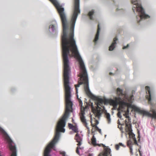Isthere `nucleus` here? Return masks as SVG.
Masks as SVG:
<instances>
[{"label":"nucleus","mask_w":156,"mask_h":156,"mask_svg":"<svg viewBox=\"0 0 156 156\" xmlns=\"http://www.w3.org/2000/svg\"><path fill=\"white\" fill-rule=\"evenodd\" d=\"M74 36H69L67 37L66 42L63 43V39L61 40L62 56L64 64L63 79L65 91L66 111L64 114L57 122L55 129V136L54 139L46 146H55V144L59 140L61 135L60 132H65V127L66 120L69 117L71 109H73V102L71 100V88L69 86V74L71 73V68L69 65L68 57L70 56V51L73 52V48L74 49L75 52L77 55L80 63V67L82 71L80 79H83V80L79 81L78 84L75 85L77 97L78 99V88L80 85L84 83V90L87 95L92 98H95L96 96L90 91L89 87L88 74L83 60L78 51L76 40L74 38Z\"/></svg>","instance_id":"obj_1"},{"label":"nucleus","mask_w":156,"mask_h":156,"mask_svg":"<svg viewBox=\"0 0 156 156\" xmlns=\"http://www.w3.org/2000/svg\"><path fill=\"white\" fill-rule=\"evenodd\" d=\"M49 0L56 7L59 15L63 27V34L62 36L61 40L63 39V42L64 43V42H66L67 37L69 36L71 32H72V31L71 30V29H72V28L73 27V21H72V19L74 13H75L78 15L80 13V0H74V11L71 20V22L72 23L71 27L70 28V32L69 34H68L69 30L68 23L67 19V16L65 12L64 8L62 7V6L60 5L57 0Z\"/></svg>","instance_id":"obj_2"},{"label":"nucleus","mask_w":156,"mask_h":156,"mask_svg":"<svg viewBox=\"0 0 156 156\" xmlns=\"http://www.w3.org/2000/svg\"><path fill=\"white\" fill-rule=\"evenodd\" d=\"M58 34V26L55 20L51 21L50 24L48 28V32L47 34L50 37H56Z\"/></svg>","instance_id":"obj_3"},{"label":"nucleus","mask_w":156,"mask_h":156,"mask_svg":"<svg viewBox=\"0 0 156 156\" xmlns=\"http://www.w3.org/2000/svg\"><path fill=\"white\" fill-rule=\"evenodd\" d=\"M133 109L135 112H138L139 113L142 114L144 115L148 116L149 117H151L152 119H156V111L154 109L151 110L152 114H151L147 111L144 110H141L139 108L134 106Z\"/></svg>","instance_id":"obj_4"},{"label":"nucleus","mask_w":156,"mask_h":156,"mask_svg":"<svg viewBox=\"0 0 156 156\" xmlns=\"http://www.w3.org/2000/svg\"><path fill=\"white\" fill-rule=\"evenodd\" d=\"M0 131L3 134L5 138L9 145V146H16V145L13 142L9 135L4 129L1 127H0Z\"/></svg>","instance_id":"obj_5"},{"label":"nucleus","mask_w":156,"mask_h":156,"mask_svg":"<svg viewBox=\"0 0 156 156\" xmlns=\"http://www.w3.org/2000/svg\"><path fill=\"white\" fill-rule=\"evenodd\" d=\"M116 92L118 96L117 97L115 98L116 100L119 101H123V103H125V101H123L124 98L126 97V96L123 94V90L118 87L117 88Z\"/></svg>","instance_id":"obj_6"},{"label":"nucleus","mask_w":156,"mask_h":156,"mask_svg":"<svg viewBox=\"0 0 156 156\" xmlns=\"http://www.w3.org/2000/svg\"><path fill=\"white\" fill-rule=\"evenodd\" d=\"M125 123H126V127L128 129V131L130 133H131V134H133V140L134 143L136 145H138V144L137 143V141L136 140L135 137V135L134 134V133L133 132V130L132 128V124L131 123H130L129 124H128L127 123V121L126 120H125Z\"/></svg>","instance_id":"obj_7"},{"label":"nucleus","mask_w":156,"mask_h":156,"mask_svg":"<svg viewBox=\"0 0 156 156\" xmlns=\"http://www.w3.org/2000/svg\"><path fill=\"white\" fill-rule=\"evenodd\" d=\"M129 151L131 155L135 154H137L138 151L139 152L140 156H142V151L141 150V147L137 149L136 147H129Z\"/></svg>","instance_id":"obj_8"},{"label":"nucleus","mask_w":156,"mask_h":156,"mask_svg":"<svg viewBox=\"0 0 156 156\" xmlns=\"http://www.w3.org/2000/svg\"><path fill=\"white\" fill-rule=\"evenodd\" d=\"M103 152L100 153L98 156H112L111 154V149L108 147H104Z\"/></svg>","instance_id":"obj_9"},{"label":"nucleus","mask_w":156,"mask_h":156,"mask_svg":"<svg viewBox=\"0 0 156 156\" xmlns=\"http://www.w3.org/2000/svg\"><path fill=\"white\" fill-rule=\"evenodd\" d=\"M118 39L116 37L114 38L113 42L109 47V50L112 51L115 48L117 44L116 41Z\"/></svg>","instance_id":"obj_10"},{"label":"nucleus","mask_w":156,"mask_h":156,"mask_svg":"<svg viewBox=\"0 0 156 156\" xmlns=\"http://www.w3.org/2000/svg\"><path fill=\"white\" fill-rule=\"evenodd\" d=\"M94 134H93V136L91 140L92 141V144H93V145L94 146H96V145H97L98 146H101V144L102 145V146H106L104 144H97L96 143V138L95 137V136L94 135Z\"/></svg>","instance_id":"obj_11"},{"label":"nucleus","mask_w":156,"mask_h":156,"mask_svg":"<svg viewBox=\"0 0 156 156\" xmlns=\"http://www.w3.org/2000/svg\"><path fill=\"white\" fill-rule=\"evenodd\" d=\"M100 30V29L99 27V24H98V29L97 30V31L96 34L95 38L94 40V42L95 44H97V41L99 39V35Z\"/></svg>","instance_id":"obj_12"},{"label":"nucleus","mask_w":156,"mask_h":156,"mask_svg":"<svg viewBox=\"0 0 156 156\" xmlns=\"http://www.w3.org/2000/svg\"><path fill=\"white\" fill-rule=\"evenodd\" d=\"M76 141L78 143L77 145L78 146H80L81 145V141H82V139L81 137L79 136V134L77 133L76 135Z\"/></svg>","instance_id":"obj_13"},{"label":"nucleus","mask_w":156,"mask_h":156,"mask_svg":"<svg viewBox=\"0 0 156 156\" xmlns=\"http://www.w3.org/2000/svg\"><path fill=\"white\" fill-rule=\"evenodd\" d=\"M145 89L146 90V93L150 95V98L148 99V101L149 103L151 104V94L150 90V87L148 86L145 87Z\"/></svg>","instance_id":"obj_14"},{"label":"nucleus","mask_w":156,"mask_h":156,"mask_svg":"<svg viewBox=\"0 0 156 156\" xmlns=\"http://www.w3.org/2000/svg\"><path fill=\"white\" fill-rule=\"evenodd\" d=\"M84 148L83 147H77L76 152L78 154L80 155V154H82Z\"/></svg>","instance_id":"obj_15"},{"label":"nucleus","mask_w":156,"mask_h":156,"mask_svg":"<svg viewBox=\"0 0 156 156\" xmlns=\"http://www.w3.org/2000/svg\"><path fill=\"white\" fill-rule=\"evenodd\" d=\"M94 11L93 9L89 12L88 16L90 20H93L94 19Z\"/></svg>","instance_id":"obj_16"},{"label":"nucleus","mask_w":156,"mask_h":156,"mask_svg":"<svg viewBox=\"0 0 156 156\" xmlns=\"http://www.w3.org/2000/svg\"><path fill=\"white\" fill-rule=\"evenodd\" d=\"M84 111L82 113V115L81 116V119L82 122L83 123L87 124L86 120L85 119V117L84 116V114H85Z\"/></svg>","instance_id":"obj_17"},{"label":"nucleus","mask_w":156,"mask_h":156,"mask_svg":"<svg viewBox=\"0 0 156 156\" xmlns=\"http://www.w3.org/2000/svg\"><path fill=\"white\" fill-rule=\"evenodd\" d=\"M94 114L95 115L96 117H98L99 119H100L102 115L101 110H100L97 109L96 112H94Z\"/></svg>","instance_id":"obj_18"},{"label":"nucleus","mask_w":156,"mask_h":156,"mask_svg":"<svg viewBox=\"0 0 156 156\" xmlns=\"http://www.w3.org/2000/svg\"><path fill=\"white\" fill-rule=\"evenodd\" d=\"M105 116L108 122V123L110 124L111 122V118L110 114L107 112L105 113Z\"/></svg>","instance_id":"obj_19"},{"label":"nucleus","mask_w":156,"mask_h":156,"mask_svg":"<svg viewBox=\"0 0 156 156\" xmlns=\"http://www.w3.org/2000/svg\"><path fill=\"white\" fill-rule=\"evenodd\" d=\"M68 126L70 129H72L73 131H76V130L75 129H74V126L72 124L70 123H69Z\"/></svg>","instance_id":"obj_20"},{"label":"nucleus","mask_w":156,"mask_h":156,"mask_svg":"<svg viewBox=\"0 0 156 156\" xmlns=\"http://www.w3.org/2000/svg\"><path fill=\"white\" fill-rule=\"evenodd\" d=\"M74 124H75V125L74 126V129H75L76 130V131H74V132L75 133H78V127H77V124L75 122H74Z\"/></svg>","instance_id":"obj_21"},{"label":"nucleus","mask_w":156,"mask_h":156,"mask_svg":"<svg viewBox=\"0 0 156 156\" xmlns=\"http://www.w3.org/2000/svg\"><path fill=\"white\" fill-rule=\"evenodd\" d=\"M133 142L132 141L130 140H128L127 142V146H131Z\"/></svg>","instance_id":"obj_22"},{"label":"nucleus","mask_w":156,"mask_h":156,"mask_svg":"<svg viewBox=\"0 0 156 156\" xmlns=\"http://www.w3.org/2000/svg\"><path fill=\"white\" fill-rule=\"evenodd\" d=\"M95 127L96 129V130L98 131L99 132V133L101 135H102L101 129H99L98 126L97 125L95 126Z\"/></svg>","instance_id":"obj_23"},{"label":"nucleus","mask_w":156,"mask_h":156,"mask_svg":"<svg viewBox=\"0 0 156 156\" xmlns=\"http://www.w3.org/2000/svg\"><path fill=\"white\" fill-rule=\"evenodd\" d=\"M78 101L79 103V105L82 108L83 106V102L81 100L80 98H78Z\"/></svg>","instance_id":"obj_24"},{"label":"nucleus","mask_w":156,"mask_h":156,"mask_svg":"<svg viewBox=\"0 0 156 156\" xmlns=\"http://www.w3.org/2000/svg\"><path fill=\"white\" fill-rule=\"evenodd\" d=\"M117 116L118 117L120 118L121 120H123V119L122 118V116L121 115V112L120 111H119L118 113H117Z\"/></svg>","instance_id":"obj_25"},{"label":"nucleus","mask_w":156,"mask_h":156,"mask_svg":"<svg viewBox=\"0 0 156 156\" xmlns=\"http://www.w3.org/2000/svg\"><path fill=\"white\" fill-rule=\"evenodd\" d=\"M117 10L118 11H119L121 13H123L124 11V10L123 9L119 8V7L117 8Z\"/></svg>","instance_id":"obj_26"},{"label":"nucleus","mask_w":156,"mask_h":156,"mask_svg":"<svg viewBox=\"0 0 156 156\" xmlns=\"http://www.w3.org/2000/svg\"><path fill=\"white\" fill-rule=\"evenodd\" d=\"M60 154H61L62 156H67L66 154V153L65 151H60Z\"/></svg>","instance_id":"obj_27"},{"label":"nucleus","mask_w":156,"mask_h":156,"mask_svg":"<svg viewBox=\"0 0 156 156\" xmlns=\"http://www.w3.org/2000/svg\"><path fill=\"white\" fill-rule=\"evenodd\" d=\"M125 146L122 143H119V144H116L115 146Z\"/></svg>","instance_id":"obj_28"},{"label":"nucleus","mask_w":156,"mask_h":156,"mask_svg":"<svg viewBox=\"0 0 156 156\" xmlns=\"http://www.w3.org/2000/svg\"><path fill=\"white\" fill-rule=\"evenodd\" d=\"M125 112H126V114L127 115H128L129 114V108H127L126 111H125Z\"/></svg>","instance_id":"obj_29"},{"label":"nucleus","mask_w":156,"mask_h":156,"mask_svg":"<svg viewBox=\"0 0 156 156\" xmlns=\"http://www.w3.org/2000/svg\"><path fill=\"white\" fill-rule=\"evenodd\" d=\"M103 100L102 98H99V101L100 103L102 104L103 103Z\"/></svg>","instance_id":"obj_30"},{"label":"nucleus","mask_w":156,"mask_h":156,"mask_svg":"<svg viewBox=\"0 0 156 156\" xmlns=\"http://www.w3.org/2000/svg\"><path fill=\"white\" fill-rule=\"evenodd\" d=\"M16 90V88H15V87H12L11 88V91L12 92H14Z\"/></svg>","instance_id":"obj_31"},{"label":"nucleus","mask_w":156,"mask_h":156,"mask_svg":"<svg viewBox=\"0 0 156 156\" xmlns=\"http://www.w3.org/2000/svg\"><path fill=\"white\" fill-rule=\"evenodd\" d=\"M129 47V44H127V46H123V49H126V48H127Z\"/></svg>","instance_id":"obj_32"},{"label":"nucleus","mask_w":156,"mask_h":156,"mask_svg":"<svg viewBox=\"0 0 156 156\" xmlns=\"http://www.w3.org/2000/svg\"><path fill=\"white\" fill-rule=\"evenodd\" d=\"M133 95H131L130 96V97H129V100L130 101H131L132 100V99L133 98Z\"/></svg>","instance_id":"obj_33"},{"label":"nucleus","mask_w":156,"mask_h":156,"mask_svg":"<svg viewBox=\"0 0 156 156\" xmlns=\"http://www.w3.org/2000/svg\"><path fill=\"white\" fill-rule=\"evenodd\" d=\"M95 122H96V125H97L99 123V121L97 120H95Z\"/></svg>","instance_id":"obj_34"},{"label":"nucleus","mask_w":156,"mask_h":156,"mask_svg":"<svg viewBox=\"0 0 156 156\" xmlns=\"http://www.w3.org/2000/svg\"><path fill=\"white\" fill-rule=\"evenodd\" d=\"M126 118H128V120H129V121L130 120H131V119L129 117V116L128 115H127L126 116Z\"/></svg>","instance_id":"obj_35"},{"label":"nucleus","mask_w":156,"mask_h":156,"mask_svg":"<svg viewBox=\"0 0 156 156\" xmlns=\"http://www.w3.org/2000/svg\"><path fill=\"white\" fill-rule=\"evenodd\" d=\"M118 124L119 125H122V124L120 123V122L119 120H118Z\"/></svg>","instance_id":"obj_36"},{"label":"nucleus","mask_w":156,"mask_h":156,"mask_svg":"<svg viewBox=\"0 0 156 156\" xmlns=\"http://www.w3.org/2000/svg\"><path fill=\"white\" fill-rule=\"evenodd\" d=\"M91 106L93 108H94L93 105V103L92 102H91Z\"/></svg>","instance_id":"obj_37"},{"label":"nucleus","mask_w":156,"mask_h":156,"mask_svg":"<svg viewBox=\"0 0 156 156\" xmlns=\"http://www.w3.org/2000/svg\"><path fill=\"white\" fill-rule=\"evenodd\" d=\"M84 124H85V126L87 128V126H87V124L86 123H84Z\"/></svg>","instance_id":"obj_38"},{"label":"nucleus","mask_w":156,"mask_h":156,"mask_svg":"<svg viewBox=\"0 0 156 156\" xmlns=\"http://www.w3.org/2000/svg\"><path fill=\"white\" fill-rule=\"evenodd\" d=\"M87 129L88 130V131H90V129H89V127L88 126H87Z\"/></svg>","instance_id":"obj_39"},{"label":"nucleus","mask_w":156,"mask_h":156,"mask_svg":"<svg viewBox=\"0 0 156 156\" xmlns=\"http://www.w3.org/2000/svg\"><path fill=\"white\" fill-rule=\"evenodd\" d=\"M93 128H92V133H93H93H94V131H93Z\"/></svg>","instance_id":"obj_40"},{"label":"nucleus","mask_w":156,"mask_h":156,"mask_svg":"<svg viewBox=\"0 0 156 156\" xmlns=\"http://www.w3.org/2000/svg\"><path fill=\"white\" fill-rule=\"evenodd\" d=\"M72 120L73 122L74 123V122H74V120L73 119V118L72 119Z\"/></svg>","instance_id":"obj_41"},{"label":"nucleus","mask_w":156,"mask_h":156,"mask_svg":"<svg viewBox=\"0 0 156 156\" xmlns=\"http://www.w3.org/2000/svg\"><path fill=\"white\" fill-rule=\"evenodd\" d=\"M119 147H116V149L117 150H118V149H119Z\"/></svg>","instance_id":"obj_42"},{"label":"nucleus","mask_w":156,"mask_h":156,"mask_svg":"<svg viewBox=\"0 0 156 156\" xmlns=\"http://www.w3.org/2000/svg\"><path fill=\"white\" fill-rule=\"evenodd\" d=\"M112 74H113V73H111V72H110V73H109V74H110V75H112Z\"/></svg>","instance_id":"obj_43"},{"label":"nucleus","mask_w":156,"mask_h":156,"mask_svg":"<svg viewBox=\"0 0 156 156\" xmlns=\"http://www.w3.org/2000/svg\"><path fill=\"white\" fill-rule=\"evenodd\" d=\"M98 108L99 109H101V107H100L98 105Z\"/></svg>","instance_id":"obj_44"},{"label":"nucleus","mask_w":156,"mask_h":156,"mask_svg":"<svg viewBox=\"0 0 156 156\" xmlns=\"http://www.w3.org/2000/svg\"><path fill=\"white\" fill-rule=\"evenodd\" d=\"M103 108H104V109H105V106H103Z\"/></svg>","instance_id":"obj_45"},{"label":"nucleus","mask_w":156,"mask_h":156,"mask_svg":"<svg viewBox=\"0 0 156 156\" xmlns=\"http://www.w3.org/2000/svg\"><path fill=\"white\" fill-rule=\"evenodd\" d=\"M122 129V127H121V128L120 129L121 130Z\"/></svg>","instance_id":"obj_46"},{"label":"nucleus","mask_w":156,"mask_h":156,"mask_svg":"<svg viewBox=\"0 0 156 156\" xmlns=\"http://www.w3.org/2000/svg\"><path fill=\"white\" fill-rule=\"evenodd\" d=\"M113 2H114V3L115 4V1H114V0L113 1Z\"/></svg>","instance_id":"obj_47"},{"label":"nucleus","mask_w":156,"mask_h":156,"mask_svg":"<svg viewBox=\"0 0 156 156\" xmlns=\"http://www.w3.org/2000/svg\"><path fill=\"white\" fill-rule=\"evenodd\" d=\"M122 124V125H121V126H122V125H124V124Z\"/></svg>","instance_id":"obj_48"},{"label":"nucleus","mask_w":156,"mask_h":156,"mask_svg":"<svg viewBox=\"0 0 156 156\" xmlns=\"http://www.w3.org/2000/svg\"><path fill=\"white\" fill-rule=\"evenodd\" d=\"M88 108V106H86V108Z\"/></svg>","instance_id":"obj_49"},{"label":"nucleus","mask_w":156,"mask_h":156,"mask_svg":"<svg viewBox=\"0 0 156 156\" xmlns=\"http://www.w3.org/2000/svg\"><path fill=\"white\" fill-rule=\"evenodd\" d=\"M122 108H124V107L123 106Z\"/></svg>","instance_id":"obj_50"},{"label":"nucleus","mask_w":156,"mask_h":156,"mask_svg":"<svg viewBox=\"0 0 156 156\" xmlns=\"http://www.w3.org/2000/svg\"><path fill=\"white\" fill-rule=\"evenodd\" d=\"M106 135H105V137H106Z\"/></svg>","instance_id":"obj_51"},{"label":"nucleus","mask_w":156,"mask_h":156,"mask_svg":"<svg viewBox=\"0 0 156 156\" xmlns=\"http://www.w3.org/2000/svg\"><path fill=\"white\" fill-rule=\"evenodd\" d=\"M112 144H111V145H111V146H112Z\"/></svg>","instance_id":"obj_52"},{"label":"nucleus","mask_w":156,"mask_h":156,"mask_svg":"<svg viewBox=\"0 0 156 156\" xmlns=\"http://www.w3.org/2000/svg\"><path fill=\"white\" fill-rule=\"evenodd\" d=\"M134 116L136 117V116L135 115H134Z\"/></svg>","instance_id":"obj_53"}]
</instances>
